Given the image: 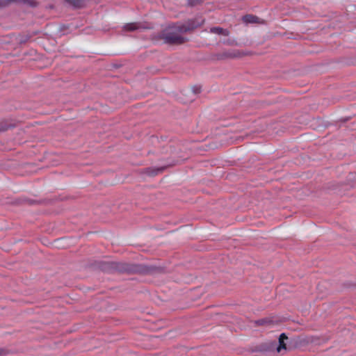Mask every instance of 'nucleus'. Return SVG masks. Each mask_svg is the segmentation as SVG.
<instances>
[{
	"label": "nucleus",
	"instance_id": "f257e3e1",
	"mask_svg": "<svg viewBox=\"0 0 356 356\" xmlns=\"http://www.w3.org/2000/svg\"><path fill=\"white\" fill-rule=\"evenodd\" d=\"M164 40L167 43L172 44H180L186 41L184 38L175 33H168L165 34Z\"/></svg>",
	"mask_w": 356,
	"mask_h": 356
},
{
	"label": "nucleus",
	"instance_id": "f03ea898",
	"mask_svg": "<svg viewBox=\"0 0 356 356\" xmlns=\"http://www.w3.org/2000/svg\"><path fill=\"white\" fill-rule=\"evenodd\" d=\"M203 23V20L196 21V20H189L186 24H184L179 27V31L180 32H188L191 31L200 26Z\"/></svg>",
	"mask_w": 356,
	"mask_h": 356
},
{
	"label": "nucleus",
	"instance_id": "7ed1b4c3",
	"mask_svg": "<svg viewBox=\"0 0 356 356\" xmlns=\"http://www.w3.org/2000/svg\"><path fill=\"white\" fill-rule=\"evenodd\" d=\"M11 3H22L31 7H36L38 5L35 0H0V7H6Z\"/></svg>",
	"mask_w": 356,
	"mask_h": 356
},
{
	"label": "nucleus",
	"instance_id": "20e7f679",
	"mask_svg": "<svg viewBox=\"0 0 356 356\" xmlns=\"http://www.w3.org/2000/svg\"><path fill=\"white\" fill-rule=\"evenodd\" d=\"M245 54L240 52L239 51H225L220 56V58H234L244 56Z\"/></svg>",
	"mask_w": 356,
	"mask_h": 356
},
{
	"label": "nucleus",
	"instance_id": "39448f33",
	"mask_svg": "<svg viewBox=\"0 0 356 356\" xmlns=\"http://www.w3.org/2000/svg\"><path fill=\"white\" fill-rule=\"evenodd\" d=\"M288 339V337L282 333L280 335L279 337V346L277 348V352H280L282 349L286 350V345L284 342V340Z\"/></svg>",
	"mask_w": 356,
	"mask_h": 356
},
{
	"label": "nucleus",
	"instance_id": "423d86ee",
	"mask_svg": "<svg viewBox=\"0 0 356 356\" xmlns=\"http://www.w3.org/2000/svg\"><path fill=\"white\" fill-rule=\"evenodd\" d=\"M211 32L218 35H228L229 32L227 29H224L220 27H213L211 29Z\"/></svg>",
	"mask_w": 356,
	"mask_h": 356
},
{
	"label": "nucleus",
	"instance_id": "0eeeda50",
	"mask_svg": "<svg viewBox=\"0 0 356 356\" xmlns=\"http://www.w3.org/2000/svg\"><path fill=\"white\" fill-rule=\"evenodd\" d=\"M67 3L74 8H81L83 6V0H65Z\"/></svg>",
	"mask_w": 356,
	"mask_h": 356
},
{
	"label": "nucleus",
	"instance_id": "6e6552de",
	"mask_svg": "<svg viewBox=\"0 0 356 356\" xmlns=\"http://www.w3.org/2000/svg\"><path fill=\"white\" fill-rule=\"evenodd\" d=\"M259 18L256 16L252 15H248L244 16L243 20L244 22L247 23H255L257 22V20Z\"/></svg>",
	"mask_w": 356,
	"mask_h": 356
},
{
	"label": "nucleus",
	"instance_id": "1a4fd4ad",
	"mask_svg": "<svg viewBox=\"0 0 356 356\" xmlns=\"http://www.w3.org/2000/svg\"><path fill=\"white\" fill-rule=\"evenodd\" d=\"M138 28V26L136 23H129L124 25V29L125 31H132L136 30Z\"/></svg>",
	"mask_w": 356,
	"mask_h": 356
},
{
	"label": "nucleus",
	"instance_id": "9d476101",
	"mask_svg": "<svg viewBox=\"0 0 356 356\" xmlns=\"http://www.w3.org/2000/svg\"><path fill=\"white\" fill-rule=\"evenodd\" d=\"M108 305V304L107 301L103 300L99 302V307L97 309L100 310V311L108 309V308L107 307Z\"/></svg>",
	"mask_w": 356,
	"mask_h": 356
},
{
	"label": "nucleus",
	"instance_id": "9b49d317",
	"mask_svg": "<svg viewBox=\"0 0 356 356\" xmlns=\"http://www.w3.org/2000/svg\"><path fill=\"white\" fill-rule=\"evenodd\" d=\"M111 265L112 268H117L119 270H129L127 268L120 266V264H117V263H111Z\"/></svg>",
	"mask_w": 356,
	"mask_h": 356
},
{
	"label": "nucleus",
	"instance_id": "f8f14e48",
	"mask_svg": "<svg viewBox=\"0 0 356 356\" xmlns=\"http://www.w3.org/2000/svg\"><path fill=\"white\" fill-rule=\"evenodd\" d=\"M268 322H270V321H268L266 318H262V319H260V320L256 321V324H257L258 325H263Z\"/></svg>",
	"mask_w": 356,
	"mask_h": 356
},
{
	"label": "nucleus",
	"instance_id": "ddd939ff",
	"mask_svg": "<svg viewBox=\"0 0 356 356\" xmlns=\"http://www.w3.org/2000/svg\"><path fill=\"white\" fill-rule=\"evenodd\" d=\"M199 1H200V0H188V3L191 5H195V4L197 3Z\"/></svg>",
	"mask_w": 356,
	"mask_h": 356
},
{
	"label": "nucleus",
	"instance_id": "4468645a",
	"mask_svg": "<svg viewBox=\"0 0 356 356\" xmlns=\"http://www.w3.org/2000/svg\"><path fill=\"white\" fill-rule=\"evenodd\" d=\"M6 351L5 350L2 349V348H0V356H3V355H6Z\"/></svg>",
	"mask_w": 356,
	"mask_h": 356
},
{
	"label": "nucleus",
	"instance_id": "2eb2a0df",
	"mask_svg": "<svg viewBox=\"0 0 356 356\" xmlns=\"http://www.w3.org/2000/svg\"><path fill=\"white\" fill-rule=\"evenodd\" d=\"M161 171H162V169H157L156 172L155 173H154L153 175H156L158 172H161Z\"/></svg>",
	"mask_w": 356,
	"mask_h": 356
}]
</instances>
